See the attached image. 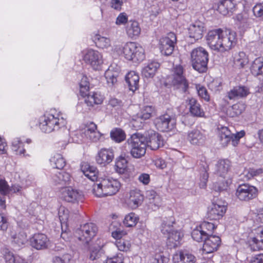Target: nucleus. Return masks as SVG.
<instances>
[{"label":"nucleus","instance_id":"20e7f679","mask_svg":"<svg viewBox=\"0 0 263 263\" xmlns=\"http://www.w3.org/2000/svg\"><path fill=\"white\" fill-rule=\"evenodd\" d=\"M191 61L193 68L199 72L206 70L209 61V54L206 50L201 47L194 49L191 53Z\"/></svg>","mask_w":263,"mask_h":263},{"label":"nucleus","instance_id":"6e6d98bb","mask_svg":"<svg viewBox=\"0 0 263 263\" xmlns=\"http://www.w3.org/2000/svg\"><path fill=\"white\" fill-rule=\"evenodd\" d=\"M228 184L229 182L228 180H226L224 179L223 180H222L221 181L216 182L214 184V189L215 191L217 192L225 191L227 189L228 187Z\"/></svg>","mask_w":263,"mask_h":263},{"label":"nucleus","instance_id":"4468645a","mask_svg":"<svg viewBox=\"0 0 263 263\" xmlns=\"http://www.w3.org/2000/svg\"><path fill=\"white\" fill-rule=\"evenodd\" d=\"M61 198L67 202L78 203L82 202L84 195L82 193L71 187L62 189L61 193Z\"/></svg>","mask_w":263,"mask_h":263},{"label":"nucleus","instance_id":"9d476101","mask_svg":"<svg viewBox=\"0 0 263 263\" xmlns=\"http://www.w3.org/2000/svg\"><path fill=\"white\" fill-rule=\"evenodd\" d=\"M154 123L158 130L165 132L172 130L175 127L176 121L172 116L165 114L156 118Z\"/></svg>","mask_w":263,"mask_h":263},{"label":"nucleus","instance_id":"13d9d810","mask_svg":"<svg viewBox=\"0 0 263 263\" xmlns=\"http://www.w3.org/2000/svg\"><path fill=\"white\" fill-rule=\"evenodd\" d=\"M116 247L120 251H127L129 249L130 245L128 241L120 239L117 241Z\"/></svg>","mask_w":263,"mask_h":263},{"label":"nucleus","instance_id":"4be33fe9","mask_svg":"<svg viewBox=\"0 0 263 263\" xmlns=\"http://www.w3.org/2000/svg\"><path fill=\"white\" fill-rule=\"evenodd\" d=\"M250 93L249 88L245 86H236L228 92L227 97L230 100L246 98Z\"/></svg>","mask_w":263,"mask_h":263},{"label":"nucleus","instance_id":"ddd939ff","mask_svg":"<svg viewBox=\"0 0 263 263\" xmlns=\"http://www.w3.org/2000/svg\"><path fill=\"white\" fill-rule=\"evenodd\" d=\"M145 139L146 147L152 150H157L164 145L162 136L153 130H147L144 136Z\"/></svg>","mask_w":263,"mask_h":263},{"label":"nucleus","instance_id":"f257e3e1","mask_svg":"<svg viewBox=\"0 0 263 263\" xmlns=\"http://www.w3.org/2000/svg\"><path fill=\"white\" fill-rule=\"evenodd\" d=\"M206 41L212 50L223 52L230 50L235 45L236 34L230 30H213L208 32Z\"/></svg>","mask_w":263,"mask_h":263},{"label":"nucleus","instance_id":"f704fd0d","mask_svg":"<svg viewBox=\"0 0 263 263\" xmlns=\"http://www.w3.org/2000/svg\"><path fill=\"white\" fill-rule=\"evenodd\" d=\"M248 59L243 52L236 53L233 57L234 66L238 69L242 68L248 63Z\"/></svg>","mask_w":263,"mask_h":263},{"label":"nucleus","instance_id":"bf43d9fd","mask_svg":"<svg viewBox=\"0 0 263 263\" xmlns=\"http://www.w3.org/2000/svg\"><path fill=\"white\" fill-rule=\"evenodd\" d=\"M199 227L203 231H205L210 234H211V233L216 228V227L213 223L206 221L202 222Z\"/></svg>","mask_w":263,"mask_h":263},{"label":"nucleus","instance_id":"a19ab883","mask_svg":"<svg viewBox=\"0 0 263 263\" xmlns=\"http://www.w3.org/2000/svg\"><path fill=\"white\" fill-rule=\"evenodd\" d=\"M50 161L51 165L57 169H62L66 165L65 160L60 154H55L50 158Z\"/></svg>","mask_w":263,"mask_h":263},{"label":"nucleus","instance_id":"7c9ffc66","mask_svg":"<svg viewBox=\"0 0 263 263\" xmlns=\"http://www.w3.org/2000/svg\"><path fill=\"white\" fill-rule=\"evenodd\" d=\"M139 76L134 71L129 72L125 77V81L130 90L135 91L138 88Z\"/></svg>","mask_w":263,"mask_h":263},{"label":"nucleus","instance_id":"9b49d317","mask_svg":"<svg viewBox=\"0 0 263 263\" xmlns=\"http://www.w3.org/2000/svg\"><path fill=\"white\" fill-rule=\"evenodd\" d=\"M159 48L161 53L166 56L171 55L177 42V37L174 33L170 32L166 36L160 40Z\"/></svg>","mask_w":263,"mask_h":263},{"label":"nucleus","instance_id":"e2e57ef3","mask_svg":"<svg viewBox=\"0 0 263 263\" xmlns=\"http://www.w3.org/2000/svg\"><path fill=\"white\" fill-rule=\"evenodd\" d=\"M123 105L122 101L116 98H111L108 101V105L117 109L121 108Z\"/></svg>","mask_w":263,"mask_h":263},{"label":"nucleus","instance_id":"3c124183","mask_svg":"<svg viewBox=\"0 0 263 263\" xmlns=\"http://www.w3.org/2000/svg\"><path fill=\"white\" fill-rule=\"evenodd\" d=\"M255 16L263 21V2L256 4L253 8Z\"/></svg>","mask_w":263,"mask_h":263},{"label":"nucleus","instance_id":"58836bf2","mask_svg":"<svg viewBox=\"0 0 263 263\" xmlns=\"http://www.w3.org/2000/svg\"><path fill=\"white\" fill-rule=\"evenodd\" d=\"M103 97L96 92H92L87 95L85 100V103L88 106L92 107L94 104H100L103 102Z\"/></svg>","mask_w":263,"mask_h":263},{"label":"nucleus","instance_id":"c756f323","mask_svg":"<svg viewBox=\"0 0 263 263\" xmlns=\"http://www.w3.org/2000/svg\"><path fill=\"white\" fill-rule=\"evenodd\" d=\"M245 135L244 132L238 133L236 134H232L230 130L226 127H222L219 133V138H234L232 140V144L235 146L237 144L239 139Z\"/></svg>","mask_w":263,"mask_h":263},{"label":"nucleus","instance_id":"412c9836","mask_svg":"<svg viewBox=\"0 0 263 263\" xmlns=\"http://www.w3.org/2000/svg\"><path fill=\"white\" fill-rule=\"evenodd\" d=\"M174 263H195L196 257L187 250H181L176 252L173 257Z\"/></svg>","mask_w":263,"mask_h":263},{"label":"nucleus","instance_id":"ea45409f","mask_svg":"<svg viewBox=\"0 0 263 263\" xmlns=\"http://www.w3.org/2000/svg\"><path fill=\"white\" fill-rule=\"evenodd\" d=\"M146 196L149 200V204L152 205H154L157 208L160 206L161 199L155 191H147L146 193Z\"/></svg>","mask_w":263,"mask_h":263},{"label":"nucleus","instance_id":"2eb2a0df","mask_svg":"<svg viewBox=\"0 0 263 263\" xmlns=\"http://www.w3.org/2000/svg\"><path fill=\"white\" fill-rule=\"evenodd\" d=\"M83 60L95 70H99L103 63L102 56L98 51L89 49L83 56Z\"/></svg>","mask_w":263,"mask_h":263},{"label":"nucleus","instance_id":"603ef678","mask_svg":"<svg viewBox=\"0 0 263 263\" xmlns=\"http://www.w3.org/2000/svg\"><path fill=\"white\" fill-rule=\"evenodd\" d=\"M10 192V187L7 182L4 179H0V194L3 196H7Z\"/></svg>","mask_w":263,"mask_h":263},{"label":"nucleus","instance_id":"f8f14e48","mask_svg":"<svg viewBox=\"0 0 263 263\" xmlns=\"http://www.w3.org/2000/svg\"><path fill=\"white\" fill-rule=\"evenodd\" d=\"M258 194L256 187L248 184L240 185L237 189L236 195L241 201H249L256 198Z\"/></svg>","mask_w":263,"mask_h":263},{"label":"nucleus","instance_id":"72a5a7b5","mask_svg":"<svg viewBox=\"0 0 263 263\" xmlns=\"http://www.w3.org/2000/svg\"><path fill=\"white\" fill-rule=\"evenodd\" d=\"M81 170L84 175L88 179L92 181L97 180L98 172L96 167L90 166L87 163H85L82 165Z\"/></svg>","mask_w":263,"mask_h":263},{"label":"nucleus","instance_id":"423d86ee","mask_svg":"<svg viewBox=\"0 0 263 263\" xmlns=\"http://www.w3.org/2000/svg\"><path fill=\"white\" fill-rule=\"evenodd\" d=\"M122 51L125 59L134 62L142 61L145 58L144 49L135 42L127 43L123 47Z\"/></svg>","mask_w":263,"mask_h":263},{"label":"nucleus","instance_id":"39448f33","mask_svg":"<svg viewBox=\"0 0 263 263\" xmlns=\"http://www.w3.org/2000/svg\"><path fill=\"white\" fill-rule=\"evenodd\" d=\"M98 227L93 223H86L81 225L74 233L75 237L84 246H87L96 236Z\"/></svg>","mask_w":263,"mask_h":263},{"label":"nucleus","instance_id":"864d4df0","mask_svg":"<svg viewBox=\"0 0 263 263\" xmlns=\"http://www.w3.org/2000/svg\"><path fill=\"white\" fill-rule=\"evenodd\" d=\"M124 256L121 253H118L116 256L111 257H107L104 263H123Z\"/></svg>","mask_w":263,"mask_h":263},{"label":"nucleus","instance_id":"8fccbe9b","mask_svg":"<svg viewBox=\"0 0 263 263\" xmlns=\"http://www.w3.org/2000/svg\"><path fill=\"white\" fill-rule=\"evenodd\" d=\"M105 76L107 83L111 86H112L117 81V74L114 73L111 70H108L106 71Z\"/></svg>","mask_w":263,"mask_h":263},{"label":"nucleus","instance_id":"dca6fc26","mask_svg":"<svg viewBox=\"0 0 263 263\" xmlns=\"http://www.w3.org/2000/svg\"><path fill=\"white\" fill-rule=\"evenodd\" d=\"M253 234L248 240L251 249L253 251L263 250V226L254 229Z\"/></svg>","mask_w":263,"mask_h":263},{"label":"nucleus","instance_id":"c03bdc74","mask_svg":"<svg viewBox=\"0 0 263 263\" xmlns=\"http://www.w3.org/2000/svg\"><path fill=\"white\" fill-rule=\"evenodd\" d=\"M110 135L111 139L118 143L124 141L126 137L124 131L117 128L113 129L110 132Z\"/></svg>","mask_w":263,"mask_h":263},{"label":"nucleus","instance_id":"393cba45","mask_svg":"<svg viewBox=\"0 0 263 263\" xmlns=\"http://www.w3.org/2000/svg\"><path fill=\"white\" fill-rule=\"evenodd\" d=\"M143 198V196L139 190H131L128 197V204L132 209H135L141 204Z\"/></svg>","mask_w":263,"mask_h":263},{"label":"nucleus","instance_id":"a211bd4d","mask_svg":"<svg viewBox=\"0 0 263 263\" xmlns=\"http://www.w3.org/2000/svg\"><path fill=\"white\" fill-rule=\"evenodd\" d=\"M221 243V239L218 236L210 234L204 241L203 251L205 253H211L216 251Z\"/></svg>","mask_w":263,"mask_h":263},{"label":"nucleus","instance_id":"4c0bfd02","mask_svg":"<svg viewBox=\"0 0 263 263\" xmlns=\"http://www.w3.org/2000/svg\"><path fill=\"white\" fill-rule=\"evenodd\" d=\"M251 72L256 77H263V58L255 59L252 64Z\"/></svg>","mask_w":263,"mask_h":263},{"label":"nucleus","instance_id":"5fc2aeb1","mask_svg":"<svg viewBox=\"0 0 263 263\" xmlns=\"http://www.w3.org/2000/svg\"><path fill=\"white\" fill-rule=\"evenodd\" d=\"M22 143L18 138H15L13 140L12 143V149L13 151L17 152V154L20 155L24 154L25 150L24 149H21L19 150L21 147Z\"/></svg>","mask_w":263,"mask_h":263},{"label":"nucleus","instance_id":"1a4fd4ad","mask_svg":"<svg viewBox=\"0 0 263 263\" xmlns=\"http://www.w3.org/2000/svg\"><path fill=\"white\" fill-rule=\"evenodd\" d=\"M172 84L182 91L186 92L189 88V82L183 74V68L179 65L174 67L171 75Z\"/></svg>","mask_w":263,"mask_h":263},{"label":"nucleus","instance_id":"7ed1b4c3","mask_svg":"<svg viewBox=\"0 0 263 263\" xmlns=\"http://www.w3.org/2000/svg\"><path fill=\"white\" fill-rule=\"evenodd\" d=\"M146 143L144 137L139 134H135L127 140L125 144V148H127L126 151H129L133 157L140 158L146 153Z\"/></svg>","mask_w":263,"mask_h":263},{"label":"nucleus","instance_id":"79ce46f5","mask_svg":"<svg viewBox=\"0 0 263 263\" xmlns=\"http://www.w3.org/2000/svg\"><path fill=\"white\" fill-rule=\"evenodd\" d=\"M11 238L12 242L18 247L24 245L28 240L26 233L23 231L12 235Z\"/></svg>","mask_w":263,"mask_h":263},{"label":"nucleus","instance_id":"052dcab7","mask_svg":"<svg viewBox=\"0 0 263 263\" xmlns=\"http://www.w3.org/2000/svg\"><path fill=\"white\" fill-rule=\"evenodd\" d=\"M128 22V15L125 12L119 14L116 21V24L117 25H125Z\"/></svg>","mask_w":263,"mask_h":263},{"label":"nucleus","instance_id":"4d7b16f0","mask_svg":"<svg viewBox=\"0 0 263 263\" xmlns=\"http://www.w3.org/2000/svg\"><path fill=\"white\" fill-rule=\"evenodd\" d=\"M16 257L8 249L4 250V258L6 263H14L16 260Z\"/></svg>","mask_w":263,"mask_h":263},{"label":"nucleus","instance_id":"e433bc0d","mask_svg":"<svg viewBox=\"0 0 263 263\" xmlns=\"http://www.w3.org/2000/svg\"><path fill=\"white\" fill-rule=\"evenodd\" d=\"M245 105L241 103L234 104L227 110V115L230 117H235L241 115L245 110Z\"/></svg>","mask_w":263,"mask_h":263},{"label":"nucleus","instance_id":"aec40b11","mask_svg":"<svg viewBox=\"0 0 263 263\" xmlns=\"http://www.w3.org/2000/svg\"><path fill=\"white\" fill-rule=\"evenodd\" d=\"M114 158V151L110 148H102L98 153L96 161L102 166L110 163Z\"/></svg>","mask_w":263,"mask_h":263},{"label":"nucleus","instance_id":"49530a36","mask_svg":"<svg viewBox=\"0 0 263 263\" xmlns=\"http://www.w3.org/2000/svg\"><path fill=\"white\" fill-rule=\"evenodd\" d=\"M89 252V258L91 260H98L104 255V251L100 246L91 247Z\"/></svg>","mask_w":263,"mask_h":263},{"label":"nucleus","instance_id":"6ab92c4d","mask_svg":"<svg viewBox=\"0 0 263 263\" xmlns=\"http://www.w3.org/2000/svg\"><path fill=\"white\" fill-rule=\"evenodd\" d=\"M49 239L46 235L36 233L30 238L31 246L36 250L46 249L49 245Z\"/></svg>","mask_w":263,"mask_h":263},{"label":"nucleus","instance_id":"a878e982","mask_svg":"<svg viewBox=\"0 0 263 263\" xmlns=\"http://www.w3.org/2000/svg\"><path fill=\"white\" fill-rule=\"evenodd\" d=\"M231 167V163L228 159L219 160L216 164L215 173L225 179Z\"/></svg>","mask_w":263,"mask_h":263},{"label":"nucleus","instance_id":"2f4dec72","mask_svg":"<svg viewBox=\"0 0 263 263\" xmlns=\"http://www.w3.org/2000/svg\"><path fill=\"white\" fill-rule=\"evenodd\" d=\"M53 182L55 184L66 185L69 184L70 181V175L65 172H59L54 174L52 177Z\"/></svg>","mask_w":263,"mask_h":263},{"label":"nucleus","instance_id":"f03ea898","mask_svg":"<svg viewBox=\"0 0 263 263\" xmlns=\"http://www.w3.org/2000/svg\"><path fill=\"white\" fill-rule=\"evenodd\" d=\"M120 186L121 184L117 180L107 178L102 180L99 183H95L92 191L99 197L112 196L119 191Z\"/></svg>","mask_w":263,"mask_h":263},{"label":"nucleus","instance_id":"b1692460","mask_svg":"<svg viewBox=\"0 0 263 263\" xmlns=\"http://www.w3.org/2000/svg\"><path fill=\"white\" fill-rule=\"evenodd\" d=\"M187 140L193 145H202L206 140V136L202 132L193 129L188 133Z\"/></svg>","mask_w":263,"mask_h":263},{"label":"nucleus","instance_id":"69168bd1","mask_svg":"<svg viewBox=\"0 0 263 263\" xmlns=\"http://www.w3.org/2000/svg\"><path fill=\"white\" fill-rule=\"evenodd\" d=\"M89 133L90 134L86 137L93 142L98 141L101 137V133L99 131H98L97 129H96L92 133Z\"/></svg>","mask_w":263,"mask_h":263},{"label":"nucleus","instance_id":"cd10ccee","mask_svg":"<svg viewBox=\"0 0 263 263\" xmlns=\"http://www.w3.org/2000/svg\"><path fill=\"white\" fill-rule=\"evenodd\" d=\"M186 102L189 105V110L191 115L194 117H203L204 112L201 108V105L198 101L194 98H189Z\"/></svg>","mask_w":263,"mask_h":263},{"label":"nucleus","instance_id":"bb28decb","mask_svg":"<svg viewBox=\"0 0 263 263\" xmlns=\"http://www.w3.org/2000/svg\"><path fill=\"white\" fill-rule=\"evenodd\" d=\"M227 208L224 205L219 203L213 204L208 212V217L212 220H218L221 218L225 214Z\"/></svg>","mask_w":263,"mask_h":263},{"label":"nucleus","instance_id":"338daca9","mask_svg":"<svg viewBox=\"0 0 263 263\" xmlns=\"http://www.w3.org/2000/svg\"><path fill=\"white\" fill-rule=\"evenodd\" d=\"M96 129H97V125L95 124L93 122H90L89 124H88L86 125V128L84 130V134L86 137H87L90 134L89 133H92Z\"/></svg>","mask_w":263,"mask_h":263},{"label":"nucleus","instance_id":"0e129e2a","mask_svg":"<svg viewBox=\"0 0 263 263\" xmlns=\"http://www.w3.org/2000/svg\"><path fill=\"white\" fill-rule=\"evenodd\" d=\"M80 91L83 93H85L89 89V82L87 81L86 77H83L80 83Z\"/></svg>","mask_w":263,"mask_h":263},{"label":"nucleus","instance_id":"a18cd8bd","mask_svg":"<svg viewBox=\"0 0 263 263\" xmlns=\"http://www.w3.org/2000/svg\"><path fill=\"white\" fill-rule=\"evenodd\" d=\"M138 220V216L134 213H130L125 216L123 223L127 227H133L136 225Z\"/></svg>","mask_w":263,"mask_h":263},{"label":"nucleus","instance_id":"c85d7f7f","mask_svg":"<svg viewBox=\"0 0 263 263\" xmlns=\"http://www.w3.org/2000/svg\"><path fill=\"white\" fill-rule=\"evenodd\" d=\"M235 7L233 0H220L218 4L217 10L221 14L226 15L232 12Z\"/></svg>","mask_w":263,"mask_h":263},{"label":"nucleus","instance_id":"473e14b6","mask_svg":"<svg viewBox=\"0 0 263 263\" xmlns=\"http://www.w3.org/2000/svg\"><path fill=\"white\" fill-rule=\"evenodd\" d=\"M160 64L158 62L152 61L143 68L142 74L145 78H153Z\"/></svg>","mask_w":263,"mask_h":263},{"label":"nucleus","instance_id":"6e6552de","mask_svg":"<svg viewBox=\"0 0 263 263\" xmlns=\"http://www.w3.org/2000/svg\"><path fill=\"white\" fill-rule=\"evenodd\" d=\"M161 231L164 234H168L166 245L168 248H175L180 245L183 236L181 231L172 230V227L164 222L161 224Z\"/></svg>","mask_w":263,"mask_h":263},{"label":"nucleus","instance_id":"c9c22d12","mask_svg":"<svg viewBox=\"0 0 263 263\" xmlns=\"http://www.w3.org/2000/svg\"><path fill=\"white\" fill-rule=\"evenodd\" d=\"M126 30L127 35L130 37L138 36L141 32L139 23L136 21H129L126 26Z\"/></svg>","mask_w":263,"mask_h":263},{"label":"nucleus","instance_id":"09e8293b","mask_svg":"<svg viewBox=\"0 0 263 263\" xmlns=\"http://www.w3.org/2000/svg\"><path fill=\"white\" fill-rule=\"evenodd\" d=\"M96 44L102 48H106L110 45V40L107 37L97 35L96 38Z\"/></svg>","mask_w":263,"mask_h":263},{"label":"nucleus","instance_id":"0eeeda50","mask_svg":"<svg viewBox=\"0 0 263 263\" xmlns=\"http://www.w3.org/2000/svg\"><path fill=\"white\" fill-rule=\"evenodd\" d=\"M66 124V120L63 118H58L53 115L49 114L43 117L40 123V127L42 132L50 133L54 130H59Z\"/></svg>","mask_w":263,"mask_h":263},{"label":"nucleus","instance_id":"de8ad7c7","mask_svg":"<svg viewBox=\"0 0 263 263\" xmlns=\"http://www.w3.org/2000/svg\"><path fill=\"white\" fill-rule=\"evenodd\" d=\"M127 161L126 159L120 156L116 162V171L119 174H123L126 170L127 167Z\"/></svg>","mask_w":263,"mask_h":263},{"label":"nucleus","instance_id":"5701e85b","mask_svg":"<svg viewBox=\"0 0 263 263\" xmlns=\"http://www.w3.org/2000/svg\"><path fill=\"white\" fill-rule=\"evenodd\" d=\"M204 24L200 21H196L191 24L189 28V37L195 41L202 38L204 32Z\"/></svg>","mask_w":263,"mask_h":263},{"label":"nucleus","instance_id":"774afa93","mask_svg":"<svg viewBox=\"0 0 263 263\" xmlns=\"http://www.w3.org/2000/svg\"><path fill=\"white\" fill-rule=\"evenodd\" d=\"M110 4L111 8L120 11L123 5V1L122 0H111Z\"/></svg>","mask_w":263,"mask_h":263},{"label":"nucleus","instance_id":"37998d69","mask_svg":"<svg viewBox=\"0 0 263 263\" xmlns=\"http://www.w3.org/2000/svg\"><path fill=\"white\" fill-rule=\"evenodd\" d=\"M209 234L205 231H203L202 229L199 226L194 229L192 232V237L193 239L198 242H201L204 241L206 238L207 236Z\"/></svg>","mask_w":263,"mask_h":263},{"label":"nucleus","instance_id":"f3484780","mask_svg":"<svg viewBox=\"0 0 263 263\" xmlns=\"http://www.w3.org/2000/svg\"><path fill=\"white\" fill-rule=\"evenodd\" d=\"M155 113V108L151 105L144 106L140 113L137 115L136 119H133V125L136 128L140 129L143 127L141 120L149 119Z\"/></svg>","mask_w":263,"mask_h":263},{"label":"nucleus","instance_id":"680f3d73","mask_svg":"<svg viewBox=\"0 0 263 263\" xmlns=\"http://www.w3.org/2000/svg\"><path fill=\"white\" fill-rule=\"evenodd\" d=\"M197 89L198 95L201 98L204 99L206 101L210 100V96L206 89L204 87L199 86L198 87H197Z\"/></svg>","mask_w":263,"mask_h":263}]
</instances>
